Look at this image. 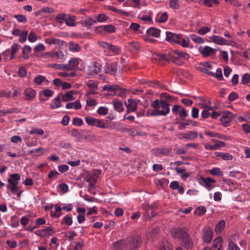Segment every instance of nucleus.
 Masks as SVG:
<instances>
[{
	"label": "nucleus",
	"instance_id": "1",
	"mask_svg": "<svg viewBox=\"0 0 250 250\" xmlns=\"http://www.w3.org/2000/svg\"><path fill=\"white\" fill-rule=\"evenodd\" d=\"M141 236L135 235L113 243L114 250H138L142 245Z\"/></svg>",
	"mask_w": 250,
	"mask_h": 250
},
{
	"label": "nucleus",
	"instance_id": "2",
	"mask_svg": "<svg viewBox=\"0 0 250 250\" xmlns=\"http://www.w3.org/2000/svg\"><path fill=\"white\" fill-rule=\"evenodd\" d=\"M153 109H148L146 112L147 116H157L162 115L166 116L170 112V104L164 100L158 99L154 101L151 104Z\"/></svg>",
	"mask_w": 250,
	"mask_h": 250
},
{
	"label": "nucleus",
	"instance_id": "3",
	"mask_svg": "<svg viewBox=\"0 0 250 250\" xmlns=\"http://www.w3.org/2000/svg\"><path fill=\"white\" fill-rule=\"evenodd\" d=\"M171 234L175 239L180 241V244L187 250L192 248L193 242L192 239L184 229L174 228L171 230Z\"/></svg>",
	"mask_w": 250,
	"mask_h": 250
},
{
	"label": "nucleus",
	"instance_id": "4",
	"mask_svg": "<svg viewBox=\"0 0 250 250\" xmlns=\"http://www.w3.org/2000/svg\"><path fill=\"white\" fill-rule=\"evenodd\" d=\"M181 38V35L176 34L170 32H166V40L168 42L180 44Z\"/></svg>",
	"mask_w": 250,
	"mask_h": 250
},
{
	"label": "nucleus",
	"instance_id": "5",
	"mask_svg": "<svg viewBox=\"0 0 250 250\" xmlns=\"http://www.w3.org/2000/svg\"><path fill=\"white\" fill-rule=\"evenodd\" d=\"M213 232L211 229L208 227H206L203 230V240L205 242H210L212 238Z\"/></svg>",
	"mask_w": 250,
	"mask_h": 250
},
{
	"label": "nucleus",
	"instance_id": "6",
	"mask_svg": "<svg viewBox=\"0 0 250 250\" xmlns=\"http://www.w3.org/2000/svg\"><path fill=\"white\" fill-rule=\"evenodd\" d=\"M117 62L106 63L104 67V72L105 73H110L111 74L115 75L117 71Z\"/></svg>",
	"mask_w": 250,
	"mask_h": 250
},
{
	"label": "nucleus",
	"instance_id": "7",
	"mask_svg": "<svg viewBox=\"0 0 250 250\" xmlns=\"http://www.w3.org/2000/svg\"><path fill=\"white\" fill-rule=\"evenodd\" d=\"M216 50L209 46H206L201 49H199V52L204 57H207L216 53Z\"/></svg>",
	"mask_w": 250,
	"mask_h": 250
},
{
	"label": "nucleus",
	"instance_id": "8",
	"mask_svg": "<svg viewBox=\"0 0 250 250\" xmlns=\"http://www.w3.org/2000/svg\"><path fill=\"white\" fill-rule=\"evenodd\" d=\"M172 148L171 147L168 148H157L153 150L154 154L157 157H160L162 155L168 156L172 152Z\"/></svg>",
	"mask_w": 250,
	"mask_h": 250
},
{
	"label": "nucleus",
	"instance_id": "9",
	"mask_svg": "<svg viewBox=\"0 0 250 250\" xmlns=\"http://www.w3.org/2000/svg\"><path fill=\"white\" fill-rule=\"evenodd\" d=\"M79 64V59L77 58H72L68 62V64H66L65 70L70 71L74 69V67L77 66Z\"/></svg>",
	"mask_w": 250,
	"mask_h": 250
},
{
	"label": "nucleus",
	"instance_id": "10",
	"mask_svg": "<svg viewBox=\"0 0 250 250\" xmlns=\"http://www.w3.org/2000/svg\"><path fill=\"white\" fill-rule=\"evenodd\" d=\"M101 29L98 30V32L101 34L102 33V31H104V32H106L107 33H114L115 32L116 28L114 25H113L112 24H108V25H106L104 26H99V27H97L96 29L98 30V29Z\"/></svg>",
	"mask_w": 250,
	"mask_h": 250
},
{
	"label": "nucleus",
	"instance_id": "11",
	"mask_svg": "<svg viewBox=\"0 0 250 250\" xmlns=\"http://www.w3.org/2000/svg\"><path fill=\"white\" fill-rule=\"evenodd\" d=\"M201 179L203 181L205 185L204 186L207 188L209 190H211L214 188V186L212 185L211 183H215V181L210 177L204 178L201 177Z\"/></svg>",
	"mask_w": 250,
	"mask_h": 250
},
{
	"label": "nucleus",
	"instance_id": "12",
	"mask_svg": "<svg viewBox=\"0 0 250 250\" xmlns=\"http://www.w3.org/2000/svg\"><path fill=\"white\" fill-rule=\"evenodd\" d=\"M227 116H223L220 119L222 125L224 126H228L230 125L231 120L229 116L232 117V114L231 112L228 111L226 112Z\"/></svg>",
	"mask_w": 250,
	"mask_h": 250
},
{
	"label": "nucleus",
	"instance_id": "13",
	"mask_svg": "<svg viewBox=\"0 0 250 250\" xmlns=\"http://www.w3.org/2000/svg\"><path fill=\"white\" fill-rule=\"evenodd\" d=\"M210 39L212 40V41L220 45H227L228 44V41L225 38L218 36L215 35H213L211 38Z\"/></svg>",
	"mask_w": 250,
	"mask_h": 250
},
{
	"label": "nucleus",
	"instance_id": "14",
	"mask_svg": "<svg viewBox=\"0 0 250 250\" xmlns=\"http://www.w3.org/2000/svg\"><path fill=\"white\" fill-rule=\"evenodd\" d=\"M125 104L126 108L130 109L131 111H135L137 108V104L136 101L133 99H129L127 102H125Z\"/></svg>",
	"mask_w": 250,
	"mask_h": 250
},
{
	"label": "nucleus",
	"instance_id": "15",
	"mask_svg": "<svg viewBox=\"0 0 250 250\" xmlns=\"http://www.w3.org/2000/svg\"><path fill=\"white\" fill-rule=\"evenodd\" d=\"M74 94V91L73 90L69 91L66 92L62 96V100L65 102L74 100L75 97L73 96Z\"/></svg>",
	"mask_w": 250,
	"mask_h": 250
},
{
	"label": "nucleus",
	"instance_id": "16",
	"mask_svg": "<svg viewBox=\"0 0 250 250\" xmlns=\"http://www.w3.org/2000/svg\"><path fill=\"white\" fill-rule=\"evenodd\" d=\"M160 30L155 28V27H150L146 31V33L151 36L155 38H158L160 35Z\"/></svg>",
	"mask_w": 250,
	"mask_h": 250
},
{
	"label": "nucleus",
	"instance_id": "17",
	"mask_svg": "<svg viewBox=\"0 0 250 250\" xmlns=\"http://www.w3.org/2000/svg\"><path fill=\"white\" fill-rule=\"evenodd\" d=\"M198 133L196 131H189L186 133L183 134L182 138L187 140H193L197 137Z\"/></svg>",
	"mask_w": 250,
	"mask_h": 250
},
{
	"label": "nucleus",
	"instance_id": "18",
	"mask_svg": "<svg viewBox=\"0 0 250 250\" xmlns=\"http://www.w3.org/2000/svg\"><path fill=\"white\" fill-rule=\"evenodd\" d=\"M24 94L26 97V100H31L35 97L36 92L34 89L29 88L24 90Z\"/></svg>",
	"mask_w": 250,
	"mask_h": 250
},
{
	"label": "nucleus",
	"instance_id": "19",
	"mask_svg": "<svg viewBox=\"0 0 250 250\" xmlns=\"http://www.w3.org/2000/svg\"><path fill=\"white\" fill-rule=\"evenodd\" d=\"M65 107L67 109H71L74 107L75 109H79L81 108L82 105L79 100H76L75 102L67 103Z\"/></svg>",
	"mask_w": 250,
	"mask_h": 250
},
{
	"label": "nucleus",
	"instance_id": "20",
	"mask_svg": "<svg viewBox=\"0 0 250 250\" xmlns=\"http://www.w3.org/2000/svg\"><path fill=\"white\" fill-rule=\"evenodd\" d=\"M20 178L21 176L19 174L14 173L10 175V178L8 179L7 181L11 185L15 184V183L18 184V181L20 180Z\"/></svg>",
	"mask_w": 250,
	"mask_h": 250
},
{
	"label": "nucleus",
	"instance_id": "21",
	"mask_svg": "<svg viewBox=\"0 0 250 250\" xmlns=\"http://www.w3.org/2000/svg\"><path fill=\"white\" fill-rule=\"evenodd\" d=\"M114 108L115 110L119 112L124 111V108L123 103L119 100L115 99L113 102Z\"/></svg>",
	"mask_w": 250,
	"mask_h": 250
},
{
	"label": "nucleus",
	"instance_id": "22",
	"mask_svg": "<svg viewBox=\"0 0 250 250\" xmlns=\"http://www.w3.org/2000/svg\"><path fill=\"white\" fill-rule=\"evenodd\" d=\"M215 154L216 157H221L224 160H231L233 158L232 155L229 153L216 152Z\"/></svg>",
	"mask_w": 250,
	"mask_h": 250
},
{
	"label": "nucleus",
	"instance_id": "23",
	"mask_svg": "<svg viewBox=\"0 0 250 250\" xmlns=\"http://www.w3.org/2000/svg\"><path fill=\"white\" fill-rule=\"evenodd\" d=\"M68 46L69 50L74 52H79L81 49V46L77 43L70 42L68 43Z\"/></svg>",
	"mask_w": 250,
	"mask_h": 250
},
{
	"label": "nucleus",
	"instance_id": "24",
	"mask_svg": "<svg viewBox=\"0 0 250 250\" xmlns=\"http://www.w3.org/2000/svg\"><path fill=\"white\" fill-rule=\"evenodd\" d=\"M222 238L219 236L215 238L213 241V247L217 250H221L222 248Z\"/></svg>",
	"mask_w": 250,
	"mask_h": 250
},
{
	"label": "nucleus",
	"instance_id": "25",
	"mask_svg": "<svg viewBox=\"0 0 250 250\" xmlns=\"http://www.w3.org/2000/svg\"><path fill=\"white\" fill-rule=\"evenodd\" d=\"M180 125L179 126V129L182 130L186 128L187 125H192L193 126L197 125V122L196 121H192L190 120H187L186 122L180 123Z\"/></svg>",
	"mask_w": 250,
	"mask_h": 250
},
{
	"label": "nucleus",
	"instance_id": "26",
	"mask_svg": "<svg viewBox=\"0 0 250 250\" xmlns=\"http://www.w3.org/2000/svg\"><path fill=\"white\" fill-rule=\"evenodd\" d=\"M172 249V247L167 241L164 240L161 243L159 250H171Z\"/></svg>",
	"mask_w": 250,
	"mask_h": 250
},
{
	"label": "nucleus",
	"instance_id": "27",
	"mask_svg": "<svg viewBox=\"0 0 250 250\" xmlns=\"http://www.w3.org/2000/svg\"><path fill=\"white\" fill-rule=\"evenodd\" d=\"M225 222L224 220L220 221L215 226V231L216 233H220L221 232L225 227Z\"/></svg>",
	"mask_w": 250,
	"mask_h": 250
},
{
	"label": "nucleus",
	"instance_id": "28",
	"mask_svg": "<svg viewBox=\"0 0 250 250\" xmlns=\"http://www.w3.org/2000/svg\"><path fill=\"white\" fill-rule=\"evenodd\" d=\"M42 231L43 232V237L51 235L55 233V230H54L53 228L51 226L42 229Z\"/></svg>",
	"mask_w": 250,
	"mask_h": 250
},
{
	"label": "nucleus",
	"instance_id": "29",
	"mask_svg": "<svg viewBox=\"0 0 250 250\" xmlns=\"http://www.w3.org/2000/svg\"><path fill=\"white\" fill-rule=\"evenodd\" d=\"M76 19V17L75 16H69L68 18L66 17V20H65V23L69 26H74L75 25V21Z\"/></svg>",
	"mask_w": 250,
	"mask_h": 250
},
{
	"label": "nucleus",
	"instance_id": "30",
	"mask_svg": "<svg viewBox=\"0 0 250 250\" xmlns=\"http://www.w3.org/2000/svg\"><path fill=\"white\" fill-rule=\"evenodd\" d=\"M53 102H54V105L52 104H50V107L51 109H54L55 108H59L61 106V101L60 97V95H58L57 97L55 98L53 100Z\"/></svg>",
	"mask_w": 250,
	"mask_h": 250
},
{
	"label": "nucleus",
	"instance_id": "31",
	"mask_svg": "<svg viewBox=\"0 0 250 250\" xmlns=\"http://www.w3.org/2000/svg\"><path fill=\"white\" fill-rule=\"evenodd\" d=\"M173 52L174 54H177L179 57L181 58V59H182V58L188 59L189 58V55L188 54L178 49L174 50Z\"/></svg>",
	"mask_w": 250,
	"mask_h": 250
},
{
	"label": "nucleus",
	"instance_id": "32",
	"mask_svg": "<svg viewBox=\"0 0 250 250\" xmlns=\"http://www.w3.org/2000/svg\"><path fill=\"white\" fill-rule=\"evenodd\" d=\"M95 136L91 134H89L88 132H86V134H81L80 138L82 139H83L88 141H92L95 140Z\"/></svg>",
	"mask_w": 250,
	"mask_h": 250
},
{
	"label": "nucleus",
	"instance_id": "33",
	"mask_svg": "<svg viewBox=\"0 0 250 250\" xmlns=\"http://www.w3.org/2000/svg\"><path fill=\"white\" fill-rule=\"evenodd\" d=\"M31 52V48L30 46L25 45L22 48L23 57L25 59L29 58L28 53Z\"/></svg>",
	"mask_w": 250,
	"mask_h": 250
},
{
	"label": "nucleus",
	"instance_id": "34",
	"mask_svg": "<svg viewBox=\"0 0 250 250\" xmlns=\"http://www.w3.org/2000/svg\"><path fill=\"white\" fill-rule=\"evenodd\" d=\"M117 90L112 94L118 96H123L125 92L126 89L121 88L119 85H117Z\"/></svg>",
	"mask_w": 250,
	"mask_h": 250
},
{
	"label": "nucleus",
	"instance_id": "35",
	"mask_svg": "<svg viewBox=\"0 0 250 250\" xmlns=\"http://www.w3.org/2000/svg\"><path fill=\"white\" fill-rule=\"evenodd\" d=\"M206 212V208L203 207H198L194 211V214L198 216H202L205 214Z\"/></svg>",
	"mask_w": 250,
	"mask_h": 250
},
{
	"label": "nucleus",
	"instance_id": "36",
	"mask_svg": "<svg viewBox=\"0 0 250 250\" xmlns=\"http://www.w3.org/2000/svg\"><path fill=\"white\" fill-rule=\"evenodd\" d=\"M169 5L171 8L174 9H178L180 7L178 0H169Z\"/></svg>",
	"mask_w": 250,
	"mask_h": 250
},
{
	"label": "nucleus",
	"instance_id": "37",
	"mask_svg": "<svg viewBox=\"0 0 250 250\" xmlns=\"http://www.w3.org/2000/svg\"><path fill=\"white\" fill-rule=\"evenodd\" d=\"M117 85H109L107 84L104 86L103 89L104 91H109L112 93H114L115 90H117Z\"/></svg>",
	"mask_w": 250,
	"mask_h": 250
},
{
	"label": "nucleus",
	"instance_id": "38",
	"mask_svg": "<svg viewBox=\"0 0 250 250\" xmlns=\"http://www.w3.org/2000/svg\"><path fill=\"white\" fill-rule=\"evenodd\" d=\"M210 173L212 175L222 176L223 172L219 167H213L210 170Z\"/></svg>",
	"mask_w": 250,
	"mask_h": 250
},
{
	"label": "nucleus",
	"instance_id": "39",
	"mask_svg": "<svg viewBox=\"0 0 250 250\" xmlns=\"http://www.w3.org/2000/svg\"><path fill=\"white\" fill-rule=\"evenodd\" d=\"M212 74H213L214 75L211 76L217 78L218 80H223L224 78L222 75V69L220 68H219L217 69L216 73H214L212 72Z\"/></svg>",
	"mask_w": 250,
	"mask_h": 250
},
{
	"label": "nucleus",
	"instance_id": "40",
	"mask_svg": "<svg viewBox=\"0 0 250 250\" xmlns=\"http://www.w3.org/2000/svg\"><path fill=\"white\" fill-rule=\"evenodd\" d=\"M190 38L191 40L196 43H202L204 42V40L203 38L194 34L190 35Z\"/></svg>",
	"mask_w": 250,
	"mask_h": 250
},
{
	"label": "nucleus",
	"instance_id": "41",
	"mask_svg": "<svg viewBox=\"0 0 250 250\" xmlns=\"http://www.w3.org/2000/svg\"><path fill=\"white\" fill-rule=\"evenodd\" d=\"M42 148L39 147L34 150H30L28 154L33 153V155L35 156H40L43 154L42 152Z\"/></svg>",
	"mask_w": 250,
	"mask_h": 250
},
{
	"label": "nucleus",
	"instance_id": "42",
	"mask_svg": "<svg viewBox=\"0 0 250 250\" xmlns=\"http://www.w3.org/2000/svg\"><path fill=\"white\" fill-rule=\"evenodd\" d=\"M168 62H171L179 65H181L184 62V61L180 60L178 58L172 57L171 56H169V59L168 60Z\"/></svg>",
	"mask_w": 250,
	"mask_h": 250
},
{
	"label": "nucleus",
	"instance_id": "43",
	"mask_svg": "<svg viewBox=\"0 0 250 250\" xmlns=\"http://www.w3.org/2000/svg\"><path fill=\"white\" fill-rule=\"evenodd\" d=\"M14 17L20 22H25L27 20L26 16L21 14L14 15Z\"/></svg>",
	"mask_w": 250,
	"mask_h": 250
},
{
	"label": "nucleus",
	"instance_id": "44",
	"mask_svg": "<svg viewBox=\"0 0 250 250\" xmlns=\"http://www.w3.org/2000/svg\"><path fill=\"white\" fill-rule=\"evenodd\" d=\"M96 22L97 21L92 19V18L89 17L87 19L84 21V26L86 27H90L94 23Z\"/></svg>",
	"mask_w": 250,
	"mask_h": 250
},
{
	"label": "nucleus",
	"instance_id": "45",
	"mask_svg": "<svg viewBox=\"0 0 250 250\" xmlns=\"http://www.w3.org/2000/svg\"><path fill=\"white\" fill-rule=\"evenodd\" d=\"M160 232L159 228L156 227L152 228L149 232V235L154 237H157Z\"/></svg>",
	"mask_w": 250,
	"mask_h": 250
},
{
	"label": "nucleus",
	"instance_id": "46",
	"mask_svg": "<svg viewBox=\"0 0 250 250\" xmlns=\"http://www.w3.org/2000/svg\"><path fill=\"white\" fill-rule=\"evenodd\" d=\"M28 35L27 31H24L22 32L20 35L19 42L23 43L24 42L27 40V37Z\"/></svg>",
	"mask_w": 250,
	"mask_h": 250
},
{
	"label": "nucleus",
	"instance_id": "47",
	"mask_svg": "<svg viewBox=\"0 0 250 250\" xmlns=\"http://www.w3.org/2000/svg\"><path fill=\"white\" fill-rule=\"evenodd\" d=\"M73 223L72 219L71 217L65 216L63 217L61 224L62 223L65 224L67 226H70Z\"/></svg>",
	"mask_w": 250,
	"mask_h": 250
},
{
	"label": "nucleus",
	"instance_id": "48",
	"mask_svg": "<svg viewBox=\"0 0 250 250\" xmlns=\"http://www.w3.org/2000/svg\"><path fill=\"white\" fill-rule=\"evenodd\" d=\"M153 208L152 206H150L149 205H146L145 207H144V208L145 210H147V214L148 215L149 218H152L156 216L157 213L155 211H151V215L150 216L149 214V210L152 209Z\"/></svg>",
	"mask_w": 250,
	"mask_h": 250
},
{
	"label": "nucleus",
	"instance_id": "49",
	"mask_svg": "<svg viewBox=\"0 0 250 250\" xmlns=\"http://www.w3.org/2000/svg\"><path fill=\"white\" fill-rule=\"evenodd\" d=\"M108 109L107 107L101 106L97 110V113L102 115H106L108 114Z\"/></svg>",
	"mask_w": 250,
	"mask_h": 250
},
{
	"label": "nucleus",
	"instance_id": "50",
	"mask_svg": "<svg viewBox=\"0 0 250 250\" xmlns=\"http://www.w3.org/2000/svg\"><path fill=\"white\" fill-rule=\"evenodd\" d=\"M250 81V75L249 73H245L243 75L241 83L243 84H248Z\"/></svg>",
	"mask_w": 250,
	"mask_h": 250
},
{
	"label": "nucleus",
	"instance_id": "51",
	"mask_svg": "<svg viewBox=\"0 0 250 250\" xmlns=\"http://www.w3.org/2000/svg\"><path fill=\"white\" fill-rule=\"evenodd\" d=\"M85 121L88 125L95 126L96 125V122L97 121V119L90 116H87L85 118Z\"/></svg>",
	"mask_w": 250,
	"mask_h": 250
},
{
	"label": "nucleus",
	"instance_id": "52",
	"mask_svg": "<svg viewBox=\"0 0 250 250\" xmlns=\"http://www.w3.org/2000/svg\"><path fill=\"white\" fill-rule=\"evenodd\" d=\"M167 19H168L167 13V12H164L162 14L160 18L158 19V22L159 23L165 22L167 21Z\"/></svg>",
	"mask_w": 250,
	"mask_h": 250
},
{
	"label": "nucleus",
	"instance_id": "53",
	"mask_svg": "<svg viewBox=\"0 0 250 250\" xmlns=\"http://www.w3.org/2000/svg\"><path fill=\"white\" fill-rule=\"evenodd\" d=\"M210 31V28L207 26H203L198 30V33L200 35H205Z\"/></svg>",
	"mask_w": 250,
	"mask_h": 250
},
{
	"label": "nucleus",
	"instance_id": "54",
	"mask_svg": "<svg viewBox=\"0 0 250 250\" xmlns=\"http://www.w3.org/2000/svg\"><path fill=\"white\" fill-rule=\"evenodd\" d=\"M93 71L94 73L97 74L101 71V65L100 63L97 62H93Z\"/></svg>",
	"mask_w": 250,
	"mask_h": 250
},
{
	"label": "nucleus",
	"instance_id": "55",
	"mask_svg": "<svg viewBox=\"0 0 250 250\" xmlns=\"http://www.w3.org/2000/svg\"><path fill=\"white\" fill-rule=\"evenodd\" d=\"M45 79V78L44 76L39 75L35 78L34 82L36 84L40 85L42 84Z\"/></svg>",
	"mask_w": 250,
	"mask_h": 250
},
{
	"label": "nucleus",
	"instance_id": "56",
	"mask_svg": "<svg viewBox=\"0 0 250 250\" xmlns=\"http://www.w3.org/2000/svg\"><path fill=\"white\" fill-rule=\"evenodd\" d=\"M66 14H60L58 15L56 17V20L60 23H62L63 21H65L66 20Z\"/></svg>",
	"mask_w": 250,
	"mask_h": 250
},
{
	"label": "nucleus",
	"instance_id": "57",
	"mask_svg": "<svg viewBox=\"0 0 250 250\" xmlns=\"http://www.w3.org/2000/svg\"><path fill=\"white\" fill-rule=\"evenodd\" d=\"M27 74L25 68L22 66H21L18 70V74L21 77H24L26 76Z\"/></svg>",
	"mask_w": 250,
	"mask_h": 250
},
{
	"label": "nucleus",
	"instance_id": "58",
	"mask_svg": "<svg viewBox=\"0 0 250 250\" xmlns=\"http://www.w3.org/2000/svg\"><path fill=\"white\" fill-rule=\"evenodd\" d=\"M49 66H51L52 68H55L57 69H63L64 71L65 70L66 64H50Z\"/></svg>",
	"mask_w": 250,
	"mask_h": 250
},
{
	"label": "nucleus",
	"instance_id": "59",
	"mask_svg": "<svg viewBox=\"0 0 250 250\" xmlns=\"http://www.w3.org/2000/svg\"><path fill=\"white\" fill-rule=\"evenodd\" d=\"M155 56L159 57L160 60H165L168 62L169 59V56H168L166 54H160L155 53Z\"/></svg>",
	"mask_w": 250,
	"mask_h": 250
},
{
	"label": "nucleus",
	"instance_id": "60",
	"mask_svg": "<svg viewBox=\"0 0 250 250\" xmlns=\"http://www.w3.org/2000/svg\"><path fill=\"white\" fill-rule=\"evenodd\" d=\"M28 39L30 42H36L38 38L35 32H31L28 35Z\"/></svg>",
	"mask_w": 250,
	"mask_h": 250
},
{
	"label": "nucleus",
	"instance_id": "61",
	"mask_svg": "<svg viewBox=\"0 0 250 250\" xmlns=\"http://www.w3.org/2000/svg\"><path fill=\"white\" fill-rule=\"evenodd\" d=\"M108 20V17L103 14H101L97 17V20L99 22L105 21Z\"/></svg>",
	"mask_w": 250,
	"mask_h": 250
},
{
	"label": "nucleus",
	"instance_id": "62",
	"mask_svg": "<svg viewBox=\"0 0 250 250\" xmlns=\"http://www.w3.org/2000/svg\"><path fill=\"white\" fill-rule=\"evenodd\" d=\"M73 124L77 126H81L83 124V121L82 119L79 118H74L72 121Z\"/></svg>",
	"mask_w": 250,
	"mask_h": 250
},
{
	"label": "nucleus",
	"instance_id": "63",
	"mask_svg": "<svg viewBox=\"0 0 250 250\" xmlns=\"http://www.w3.org/2000/svg\"><path fill=\"white\" fill-rule=\"evenodd\" d=\"M160 97H161V98H164V99H167L168 101H167V102H168V103L172 102L173 100V98L171 96H170L169 94H168L166 92L161 93Z\"/></svg>",
	"mask_w": 250,
	"mask_h": 250
},
{
	"label": "nucleus",
	"instance_id": "64",
	"mask_svg": "<svg viewBox=\"0 0 250 250\" xmlns=\"http://www.w3.org/2000/svg\"><path fill=\"white\" fill-rule=\"evenodd\" d=\"M229 250H240L238 247L233 242H229Z\"/></svg>",
	"mask_w": 250,
	"mask_h": 250
}]
</instances>
